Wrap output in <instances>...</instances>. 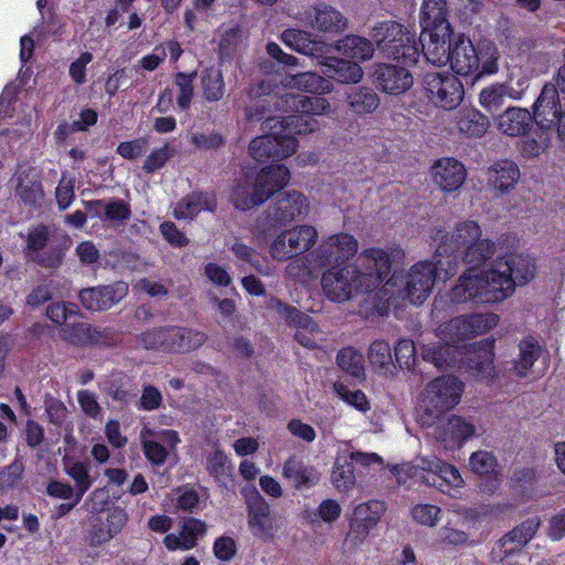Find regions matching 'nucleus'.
<instances>
[{
  "instance_id": "obj_1",
  "label": "nucleus",
  "mask_w": 565,
  "mask_h": 565,
  "mask_svg": "<svg viewBox=\"0 0 565 565\" xmlns=\"http://www.w3.org/2000/svg\"><path fill=\"white\" fill-rule=\"evenodd\" d=\"M431 239L435 248L433 260L418 262L407 274H394L382 282L376 291L379 301L374 305L377 315H387L396 298L422 303L437 279L447 280L455 275L459 260L479 265L495 253L494 242L481 238V228L475 221L458 223L452 231L436 230Z\"/></svg>"
},
{
  "instance_id": "obj_2",
  "label": "nucleus",
  "mask_w": 565,
  "mask_h": 565,
  "mask_svg": "<svg viewBox=\"0 0 565 565\" xmlns=\"http://www.w3.org/2000/svg\"><path fill=\"white\" fill-rule=\"evenodd\" d=\"M399 255L402 250L395 246L369 247L360 253L356 263L324 268L320 281L324 296L332 302L343 303L354 296L367 295L365 302H372L371 308L363 310L367 317L375 312L376 291L391 274L393 259Z\"/></svg>"
},
{
  "instance_id": "obj_3",
  "label": "nucleus",
  "mask_w": 565,
  "mask_h": 565,
  "mask_svg": "<svg viewBox=\"0 0 565 565\" xmlns=\"http://www.w3.org/2000/svg\"><path fill=\"white\" fill-rule=\"evenodd\" d=\"M535 276V264L522 254H509L497 259L490 268L471 267L463 271L448 292L452 303H497L529 284Z\"/></svg>"
},
{
  "instance_id": "obj_4",
  "label": "nucleus",
  "mask_w": 565,
  "mask_h": 565,
  "mask_svg": "<svg viewBox=\"0 0 565 565\" xmlns=\"http://www.w3.org/2000/svg\"><path fill=\"white\" fill-rule=\"evenodd\" d=\"M423 54L430 64L443 66L449 63L456 74L472 75L475 81L499 71L497 47L487 43L477 49L470 39L461 33H452L437 42H424Z\"/></svg>"
},
{
  "instance_id": "obj_5",
  "label": "nucleus",
  "mask_w": 565,
  "mask_h": 565,
  "mask_svg": "<svg viewBox=\"0 0 565 565\" xmlns=\"http://www.w3.org/2000/svg\"><path fill=\"white\" fill-rule=\"evenodd\" d=\"M498 321L494 313L456 317L438 327L439 341L424 345L422 356L438 369L456 366L457 355H461L459 343L493 329Z\"/></svg>"
},
{
  "instance_id": "obj_6",
  "label": "nucleus",
  "mask_w": 565,
  "mask_h": 565,
  "mask_svg": "<svg viewBox=\"0 0 565 565\" xmlns=\"http://www.w3.org/2000/svg\"><path fill=\"white\" fill-rule=\"evenodd\" d=\"M359 250L354 235L338 232L321 239L319 245L303 257H296L286 267L289 277L305 280L315 269L344 266Z\"/></svg>"
},
{
  "instance_id": "obj_7",
  "label": "nucleus",
  "mask_w": 565,
  "mask_h": 565,
  "mask_svg": "<svg viewBox=\"0 0 565 565\" xmlns=\"http://www.w3.org/2000/svg\"><path fill=\"white\" fill-rule=\"evenodd\" d=\"M289 180L290 172L286 166H267L256 177L246 174L244 179L238 180L233 188L231 201L239 210L253 209L285 188Z\"/></svg>"
},
{
  "instance_id": "obj_8",
  "label": "nucleus",
  "mask_w": 565,
  "mask_h": 565,
  "mask_svg": "<svg viewBox=\"0 0 565 565\" xmlns=\"http://www.w3.org/2000/svg\"><path fill=\"white\" fill-rule=\"evenodd\" d=\"M370 36L377 50L387 58L413 65L423 53L420 38L414 28L396 21H381L371 28Z\"/></svg>"
},
{
  "instance_id": "obj_9",
  "label": "nucleus",
  "mask_w": 565,
  "mask_h": 565,
  "mask_svg": "<svg viewBox=\"0 0 565 565\" xmlns=\"http://www.w3.org/2000/svg\"><path fill=\"white\" fill-rule=\"evenodd\" d=\"M463 385L455 376H440L430 381L418 397V417L424 426H433L447 412L455 408L462 396Z\"/></svg>"
},
{
  "instance_id": "obj_10",
  "label": "nucleus",
  "mask_w": 565,
  "mask_h": 565,
  "mask_svg": "<svg viewBox=\"0 0 565 565\" xmlns=\"http://www.w3.org/2000/svg\"><path fill=\"white\" fill-rule=\"evenodd\" d=\"M398 479L401 472L425 484H433L441 492L452 498L459 495L463 487V479L459 470L436 456H422L415 459L414 463H405L396 469Z\"/></svg>"
},
{
  "instance_id": "obj_11",
  "label": "nucleus",
  "mask_w": 565,
  "mask_h": 565,
  "mask_svg": "<svg viewBox=\"0 0 565 565\" xmlns=\"http://www.w3.org/2000/svg\"><path fill=\"white\" fill-rule=\"evenodd\" d=\"M247 525L254 537L264 542H274L280 531V524L273 515L268 502L259 494L256 489L247 492L244 490Z\"/></svg>"
},
{
  "instance_id": "obj_12",
  "label": "nucleus",
  "mask_w": 565,
  "mask_h": 565,
  "mask_svg": "<svg viewBox=\"0 0 565 565\" xmlns=\"http://www.w3.org/2000/svg\"><path fill=\"white\" fill-rule=\"evenodd\" d=\"M318 241V231L312 225H297L280 232L269 245L273 259L284 262L308 252Z\"/></svg>"
},
{
  "instance_id": "obj_13",
  "label": "nucleus",
  "mask_w": 565,
  "mask_h": 565,
  "mask_svg": "<svg viewBox=\"0 0 565 565\" xmlns=\"http://www.w3.org/2000/svg\"><path fill=\"white\" fill-rule=\"evenodd\" d=\"M423 84L429 100L440 108L454 109L463 99L461 82L449 72L428 73Z\"/></svg>"
},
{
  "instance_id": "obj_14",
  "label": "nucleus",
  "mask_w": 565,
  "mask_h": 565,
  "mask_svg": "<svg viewBox=\"0 0 565 565\" xmlns=\"http://www.w3.org/2000/svg\"><path fill=\"white\" fill-rule=\"evenodd\" d=\"M447 0H423L419 9L420 42H437L452 34Z\"/></svg>"
},
{
  "instance_id": "obj_15",
  "label": "nucleus",
  "mask_w": 565,
  "mask_h": 565,
  "mask_svg": "<svg viewBox=\"0 0 565 565\" xmlns=\"http://www.w3.org/2000/svg\"><path fill=\"white\" fill-rule=\"evenodd\" d=\"M536 126L547 131L556 127L557 138L565 143V110H561L558 92L553 84H546L534 103Z\"/></svg>"
},
{
  "instance_id": "obj_16",
  "label": "nucleus",
  "mask_w": 565,
  "mask_h": 565,
  "mask_svg": "<svg viewBox=\"0 0 565 565\" xmlns=\"http://www.w3.org/2000/svg\"><path fill=\"white\" fill-rule=\"evenodd\" d=\"M262 128H264L263 125ZM263 130L268 131V134L254 138L249 143V153L255 160H282L296 152L298 147L296 138L288 135H280L278 129Z\"/></svg>"
},
{
  "instance_id": "obj_17",
  "label": "nucleus",
  "mask_w": 565,
  "mask_h": 565,
  "mask_svg": "<svg viewBox=\"0 0 565 565\" xmlns=\"http://www.w3.org/2000/svg\"><path fill=\"white\" fill-rule=\"evenodd\" d=\"M179 443V435L172 429L154 430L145 426L140 431L142 451L153 466H162L169 452L174 450Z\"/></svg>"
},
{
  "instance_id": "obj_18",
  "label": "nucleus",
  "mask_w": 565,
  "mask_h": 565,
  "mask_svg": "<svg viewBox=\"0 0 565 565\" xmlns=\"http://www.w3.org/2000/svg\"><path fill=\"white\" fill-rule=\"evenodd\" d=\"M298 19L307 26L326 33H340L348 28L347 18L326 3L311 6L299 13Z\"/></svg>"
},
{
  "instance_id": "obj_19",
  "label": "nucleus",
  "mask_w": 565,
  "mask_h": 565,
  "mask_svg": "<svg viewBox=\"0 0 565 565\" xmlns=\"http://www.w3.org/2000/svg\"><path fill=\"white\" fill-rule=\"evenodd\" d=\"M385 512V504L379 500H370L358 504L350 519L349 537L355 544L365 541L370 532L377 525Z\"/></svg>"
},
{
  "instance_id": "obj_20",
  "label": "nucleus",
  "mask_w": 565,
  "mask_h": 565,
  "mask_svg": "<svg viewBox=\"0 0 565 565\" xmlns=\"http://www.w3.org/2000/svg\"><path fill=\"white\" fill-rule=\"evenodd\" d=\"M128 284L115 281L110 285L85 288L78 298L84 308L90 311H105L117 305L128 295Z\"/></svg>"
},
{
  "instance_id": "obj_21",
  "label": "nucleus",
  "mask_w": 565,
  "mask_h": 565,
  "mask_svg": "<svg viewBox=\"0 0 565 565\" xmlns=\"http://www.w3.org/2000/svg\"><path fill=\"white\" fill-rule=\"evenodd\" d=\"M433 183L444 193L458 191L467 180V169L462 162L444 157L436 160L430 167Z\"/></svg>"
},
{
  "instance_id": "obj_22",
  "label": "nucleus",
  "mask_w": 565,
  "mask_h": 565,
  "mask_svg": "<svg viewBox=\"0 0 565 565\" xmlns=\"http://www.w3.org/2000/svg\"><path fill=\"white\" fill-rule=\"evenodd\" d=\"M274 307L285 321L297 328L295 339L305 348H315L316 341L312 334L319 332L318 324L308 315L299 311L297 308L289 307L279 300H274Z\"/></svg>"
},
{
  "instance_id": "obj_23",
  "label": "nucleus",
  "mask_w": 565,
  "mask_h": 565,
  "mask_svg": "<svg viewBox=\"0 0 565 565\" xmlns=\"http://www.w3.org/2000/svg\"><path fill=\"white\" fill-rule=\"evenodd\" d=\"M476 434L475 425L468 419L452 415L447 422L437 427L436 439L445 449L460 448Z\"/></svg>"
},
{
  "instance_id": "obj_24",
  "label": "nucleus",
  "mask_w": 565,
  "mask_h": 565,
  "mask_svg": "<svg viewBox=\"0 0 565 565\" xmlns=\"http://www.w3.org/2000/svg\"><path fill=\"white\" fill-rule=\"evenodd\" d=\"M264 129H278L280 135H288L292 138L294 135L310 134L319 129V121L306 113H296L285 117H267L263 121Z\"/></svg>"
},
{
  "instance_id": "obj_25",
  "label": "nucleus",
  "mask_w": 565,
  "mask_h": 565,
  "mask_svg": "<svg viewBox=\"0 0 565 565\" xmlns=\"http://www.w3.org/2000/svg\"><path fill=\"white\" fill-rule=\"evenodd\" d=\"M379 87L387 94H401L413 85V75L405 67L379 64L374 72Z\"/></svg>"
},
{
  "instance_id": "obj_26",
  "label": "nucleus",
  "mask_w": 565,
  "mask_h": 565,
  "mask_svg": "<svg viewBox=\"0 0 565 565\" xmlns=\"http://www.w3.org/2000/svg\"><path fill=\"white\" fill-rule=\"evenodd\" d=\"M206 532V525L203 521L194 518L185 520L179 533H170L163 539V544L167 550L174 551H189L192 550L200 536Z\"/></svg>"
},
{
  "instance_id": "obj_27",
  "label": "nucleus",
  "mask_w": 565,
  "mask_h": 565,
  "mask_svg": "<svg viewBox=\"0 0 565 565\" xmlns=\"http://www.w3.org/2000/svg\"><path fill=\"white\" fill-rule=\"evenodd\" d=\"M318 64L322 66L326 76L340 83H359L363 78V70L356 62L335 56H320Z\"/></svg>"
},
{
  "instance_id": "obj_28",
  "label": "nucleus",
  "mask_w": 565,
  "mask_h": 565,
  "mask_svg": "<svg viewBox=\"0 0 565 565\" xmlns=\"http://www.w3.org/2000/svg\"><path fill=\"white\" fill-rule=\"evenodd\" d=\"M520 169L511 160H500L488 169V184L499 194L510 193L520 180Z\"/></svg>"
},
{
  "instance_id": "obj_29",
  "label": "nucleus",
  "mask_w": 565,
  "mask_h": 565,
  "mask_svg": "<svg viewBox=\"0 0 565 565\" xmlns=\"http://www.w3.org/2000/svg\"><path fill=\"white\" fill-rule=\"evenodd\" d=\"M533 121H535L534 111L530 113L521 107H509L495 118L497 128L511 137L525 135Z\"/></svg>"
},
{
  "instance_id": "obj_30",
  "label": "nucleus",
  "mask_w": 565,
  "mask_h": 565,
  "mask_svg": "<svg viewBox=\"0 0 565 565\" xmlns=\"http://www.w3.org/2000/svg\"><path fill=\"white\" fill-rule=\"evenodd\" d=\"M281 473L298 490L315 487L320 481L318 470L297 456H291L284 462Z\"/></svg>"
},
{
  "instance_id": "obj_31",
  "label": "nucleus",
  "mask_w": 565,
  "mask_h": 565,
  "mask_svg": "<svg viewBox=\"0 0 565 565\" xmlns=\"http://www.w3.org/2000/svg\"><path fill=\"white\" fill-rule=\"evenodd\" d=\"M15 195L25 205H40L44 193L36 171L32 168L20 169L15 174Z\"/></svg>"
},
{
  "instance_id": "obj_32",
  "label": "nucleus",
  "mask_w": 565,
  "mask_h": 565,
  "mask_svg": "<svg viewBox=\"0 0 565 565\" xmlns=\"http://www.w3.org/2000/svg\"><path fill=\"white\" fill-rule=\"evenodd\" d=\"M333 49L341 55L353 60L352 62H364L374 55V41L366 38L349 34L333 43Z\"/></svg>"
},
{
  "instance_id": "obj_33",
  "label": "nucleus",
  "mask_w": 565,
  "mask_h": 565,
  "mask_svg": "<svg viewBox=\"0 0 565 565\" xmlns=\"http://www.w3.org/2000/svg\"><path fill=\"white\" fill-rule=\"evenodd\" d=\"M167 335V351L178 353L195 350L206 340L205 333L180 327H169Z\"/></svg>"
},
{
  "instance_id": "obj_34",
  "label": "nucleus",
  "mask_w": 565,
  "mask_h": 565,
  "mask_svg": "<svg viewBox=\"0 0 565 565\" xmlns=\"http://www.w3.org/2000/svg\"><path fill=\"white\" fill-rule=\"evenodd\" d=\"M216 199L210 193H192L181 199L174 206L173 215L178 220H192L202 211H214Z\"/></svg>"
},
{
  "instance_id": "obj_35",
  "label": "nucleus",
  "mask_w": 565,
  "mask_h": 565,
  "mask_svg": "<svg viewBox=\"0 0 565 565\" xmlns=\"http://www.w3.org/2000/svg\"><path fill=\"white\" fill-rule=\"evenodd\" d=\"M308 212L309 202L307 198L299 192L290 191L279 199L274 217L280 223H287L297 217L306 216Z\"/></svg>"
},
{
  "instance_id": "obj_36",
  "label": "nucleus",
  "mask_w": 565,
  "mask_h": 565,
  "mask_svg": "<svg viewBox=\"0 0 565 565\" xmlns=\"http://www.w3.org/2000/svg\"><path fill=\"white\" fill-rule=\"evenodd\" d=\"M49 242V230L45 225H38L30 230L26 235L25 255L32 260L46 266L54 267L60 263V255L55 254L45 258L41 252L45 248Z\"/></svg>"
},
{
  "instance_id": "obj_37",
  "label": "nucleus",
  "mask_w": 565,
  "mask_h": 565,
  "mask_svg": "<svg viewBox=\"0 0 565 565\" xmlns=\"http://www.w3.org/2000/svg\"><path fill=\"white\" fill-rule=\"evenodd\" d=\"M284 107L296 113H306L315 117L326 115L330 111L331 105L327 98L320 96H303L299 94H287L281 99Z\"/></svg>"
},
{
  "instance_id": "obj_38",
  "label": "nucleus",
  "mask_w": 565,
  "mask_h": 565,
  "mask_svg": "<svg viewBox=\"0 0 565 565\" xmlns=\"http://www.w3.org/2000/svg\"><path fill=\"white\" fill-rule=\"evenodd\" d=\"M455 122L459 134L469 138L483 136L489 127L488 118L475 108H462L457 111Z\"/></svg>"
},
{
  "instance_id": "obj_39",
  "label": "nucleus",
  "mask_w": 565,
  "mask_h": 565,
  "mask_svg": "<svg viewBox=\"0 0 565 565\" xmlns=\"http://www.w3.org/2000/svg\"><path fill=\"white\" fill-rule=\"evenodd\" d=\"M280 38L285 45L308 56L319 58L324 47L322 42L312 40L311 34L302 30H285Z\"/></svg>"
},
{
  "instance_id": "obj_40",
  "label": "nucleus",
  "mask_w": 565,
  "mask_h": 565,
  "mask_svg": "<svg viewBox=\"0 0 565 565\" xmlns=\"http://www.w3.org/2000/svg\"><path fill=\"white\" fill-rule=\"evenodd\" d=\"M284 85L289 88L319 95L330 93L333 89V85L329 79L312 72L287 76L284 81Z\"/></svg>"
},
{
  "instance_id": "obj_41",
  "label": "nucleus",
  "mask_w": 565,
  "mask_h": 565,
  "mask_svg": "<svg viewBox=\"0 0 565 565\" xmlns=\"http://www.w3.org/2000/svg\"><path fill=\"white\" fill-rule=\"evenodd\" d=\"M249 105L246 106V117L249 121H258L267 111L273 97L270 96V85L266 82L252 86L248 89Z\"/></svg>"
},
{
  "instance_id": "obj_42",
  "label": "nucleus",
  "mask_w": 565,
  "mask_h": 565,
  "mask_svg": "<svg viewBox=\"0 0 565 565\" xmlns=\"http://www.w3.org/2000/svg\"><path fill=\"white\" fill-rule=\"evenodd\" d=\"M367 359L374 371L382 375L392 374L395 370L391 345L385 340H374L367 350Z\"/></svg>"
},
{
  "instance_id": "obj_43",
  "label": "nucleus",
  "mask_w": 565,
  "mask_h": 565,
  "mask_svg": "<svg viewBox=\"0 0 565 565\" xmlns=\"http://www.w3.org/2000/svg\"><path fill=\"white\" fill-rule=\"evenodd\" d=\"M349 108L355 115H366L373 113L380 105L376 93L371 88L355 87L345 94Z\"/></svg>"
},
{
  "instance_id": "obj_44",
  "label": "nucleus",
  "mask_w": 565,
  "mask_h": 565,
  "mask_svg": "<svg viewBox=\"0 0 565 565\" xmlns=\"http://www.w3.org/2000/svg\"><path fill=\"white\" fill-rule=\"evenodd\" d=\"M88 211L105 221H125L130 216L129 205L124 201H95L88 203Z\"/></svg>"
},
{
  "instance_id": "obj_45",
  "label": "nucleus",
  "mask_w": 565,
  "mask_h": 565,
  "mask_svg": "<svg viewBox=\"0 0 565 565\" xmlns=\"http://www.w3.org/2000/svg\"><path fill=\"white\" fill-rule=\"evenodd\" d=\"M63 467L65 473L75 482L76 501H81L93 484L89 466L82 461L64 459Z\"/></svg>"
},
{
  "instance_id": "obj_46",
  "label": "nucleus",
  "mask_w": 565,
  "mask_h": 565,
  "mask_svg": "<svg viewBox=\"0 0 565 565\" xmlns=\"http://www.w3.org/2000/svg\"><path fill=\"white\" fill-rule=\"evenodd\" d=\"M331 480L340 492L348 491L354 486V469L345 451L338 455L332 469Z\"/></svg>"
},
{
  "instance_id": "obj_47",
  "label": "nucleus",
  "mask_w": 565,
  "mask_h": 565,
  "mask_svg": "<svg viewBox=\"0 0 565 565\" xmlns=\"http://www.w3.org/2000/svg\"><path fill=\"white\" fill-rule=\"evenodd\" d=\"M519 358L514 363V372L518 376L524 377L534 365L542 353V348L533 338H526L519 344Z\"/></svg>"
},
{
  "instance_id": "obj_48",
  "label": "nucleus",
  "mask_w": 565,
  "mask_h": 565,
  "mask_svg": "<svg viewBox=\"0 0 565 565\" xmlns=\"http://www.w3.org/2000/svg\"><path fill=\"white\" fill-rule=\"evenodd\" d=\"M475 359H470L473 363L472 367L476 369L481 379L494 377L493 366V342L486 341L478 345L472 347Z\"/></svg>"
},
{
  "instance_id": "obj_49",
  "label": "nucleus",
  "mask_w": 565,
  "mask_h": 565,
  "mask_svg": "<svg viewBox=\"0 0 565 565\" xmlns=\"http://www.w3.org/2000/svg\"><path fill=\"white\" fill-rule=\"evenodd\" d=\"M201 89L209 102H218L225 92V84L220 68L210 67L202 72Z\"/></svg>"
},
{
  "instance_id": "obj_50",
  "label": "nucleus",
  "mask_w": 565,
  "mask_h": 565,
  "mask_svg": "<svg viewBox=\"0 0 565 565\" xmlns=\"http://www.w3.org/2000/svg\"><path fill=\"white\" fill-rule=\"evenodd\" d=\"M551 145V132L546 128L537 129L526 136L521 142V154L526 159L537 158L543 154Z\"/></svg>"
},
{
  "instance_id": "obj_51",
  "label": "nucleus",
  "mask_w": 565,
  "mask_h": 565,
  "mask_svg": "<svg viewBox=\"0 0 565 565\" xmlns=\"http://www.w3.org/2000/svg\"><path fill=\"white\" fill-rule=\"evenodd\" d=\"M206 468L221 486L226 487L227 480L232 478L233 467L223 451L215 450L210 454L206 459Z\"/></svg>"
},
{
  "instance_id": "obj_52",
  "label": "nucleus",
  "mask_w": 565,
  "mask_h": 565,
  "mask_svg": "<svg viewBox=\"0 0 565 565\" xmlns=\"http://www.w3.org/2000/svg\"><path fill=\"white\" fill-rule=\"evenodd\" d=\"M338 365L353 377L362 379L365 374L363 355L353 348H344L337 355Z\"/></svg>"
},
{
  "instance_id": "obj_53",
  "label": "nucleus",
  "mask_w": 565,
  "mask_h": 565,
  "mask_svg": "<svg viewBox=\"0 0 565 565\" xmlns=\"http://www.w3.org/2000/svg\"><path fill=\"white\" fill-rule=\"evenodd\" d=\"M92 324L86 322L65 326L61 331V338L70 344L77 347L92 345Z\"/></svg>"
},
{
  "instance_id": "obj_54",
  "label": "nucleus",
  "mask_w": 565,
  "mask_h": 565,
  "mask_svg": "<svg viewBox=\"0 0 565 565\" xmlns=\"http://www.w3.org/2000/svg\"><path fill=\"white\" fill-rule=\"evenodd\" d=\"M333 390L340 399L354 407L356 411L361 413H366L370 411V402L361 390L350 388L343 383H335L333 385Z\"/></svg>"
},
{
  "instance_id": "obj_55",
  "label": "nucleus",
  "mask_w": 565,
  "mask_h": 565,
  "mask_svg": "<svg viewBox=\"0 0 565 565\" xmlns=\"http://www.w3.org/2000/svg\"><path fill=\"white\" fill-rule=\"evenodd\" d=\"M508 97V92L502 83H495L481 89L479 103L487 111L498 110Z\"/></svg>"
},
{
  "instance_id": "obj_56",
  "label": "nucleus",
  "mask_w": 565,
  "mask_h": 565,
  "mask_svg": "<svg viewBox=\"0 0 565 565\" xmlns=\"http://www.w3.org/2000/svg\"><path fill=\"white\" fill-rule=\"evenodd\" d=\"M502 85L508 92V98L519 100L529 87V77L521 67H513Z\"/></svg>"
},
{
  "instance_id": "obj_57",
  "label": "nucleus",
  "mask_w": 565,
  "mask_h": 565,
  "mask_svg": "<svg viewBox=\"0 0 565 565\" xmlns=\"http://www.w3.org/2000/svg\"><path fill=\"white\" fill-rule=\"evenodd\" d=\"M540 521L536 518L527 519L521 525L516 526L502 540V544L516 543L518 546L526 544L536 533Z\"/></svg>"
},
{
  "instance_id": "obj_58",
  "label": "nucleus",
  "mask_w": 565,
  "mask_h": 565,
  "mask_svg": "<svg viewBox=\"0 0 565 565\" xmlns=\"http://www.w3.org/2000/svg\"><path fill=\"white\" fill-rule=\"evenodd\" d=\"M105 521L107 532L100 535L102 540H111L118 533H120L124 526L127 524L128 513L126 509L121 507H113L107 510V516Z\"/></svg>"
},
{
  "instance_id": "obj_59",
  "label": "nucleus",
  "mask_w": 565,
  "mask_h": 565,
  "mask_svg": "<svg viewBox=\"0 0 565 565\" xmlns=\"http://www.w3.org/2000/svg\"><path fill=\"white\" fill-rule=\"evenodd\" d=\"M469 466L473 472L488 476L494 472L497 459L490 451L478 450L470 456Z\"/></svg>"
},
{
  "instance_id": "obj_60",
  "label": "nucleus",
  "mask_w": 565,
  "mask_h": 565,
  "mask_svg": "<svg viewBox=\"0 0 565 565\" xmlns=\"http://www.w3.org/2000/svg\"><path fill=\"white\" fill-rule=\"evenodd\" d=\"M195 74L178 73L175 85L178 86L177 103L180 109L186 110L193 98V79Z\"/></svg>"
},
{
  "instance_id": "obj_61",
  "label": "nucleus",
  "mask_w": 565,
  "mask_h": 565,
  "mask_svg": "<svg viewBox=\"0 0 565 565\" xmlns=\"http://www.w3.org/2000/svg\"><path fill=\"white\" fill-rule=\"evenodd\" d=\"M395 359L402 370H413L416 362L415 343L409 339H401L395 347Z\"/></svg>"
},
{
  "instance_id": "obj_62",
  "label": "nucleus",
  "mask_w": 565,
  "mask_h": 565,
  "mask_svg": "<svg viewBox=\"0 0 565 565\" xmlns=\"http://www.w3.org/2000/svg\"><path fill=\"white\" fill-rule=\"evenodd\" d=\"M341 512L342 508L338 501L333 499H326L318 505L315 515H309L308 519L313 523L318 518L324 523L331 524L340 518Z\"/></svg>"
},
{
  "instance_id": "obj_63",
  "label": "nucleus",
  "mask_w": 565,
  "mask_h": 565,
  "mask_svg": "<svg viewBox=\"0 0 565 565\" xmlns=\"http://www.w3.org/2000/svg\"><path fill=\"white\" fill-rule=\"evenodd\" d=\"M440 513V508L434 504H417L412 509L413 520L426 526H435Z\"/></svg>"
},
{
  "instance_id": "obj_64",
  "label": "nucleus",
  "mask_w": 565,
  "mask_h": 565,
  "mask_svg": "<svg viewBox=\"0 0 565 565\" xmlns=\"http://www.w3.org/2000/svg\"><path fill=\"white\" fill-rule=\"evenodd\" d=\"M78 313L74 303L64 301L52 302L46 308V317L55 324L62 326L68 318Z\"/></svg>"
}]
</instances>
